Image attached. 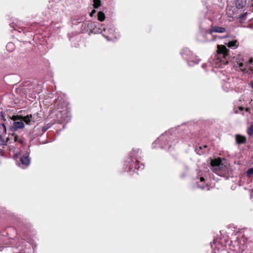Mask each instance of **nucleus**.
<instances>
[{"label":"nucleus","mask_w":253,"mask_h":253,"mask_svg":"<svg viewBox=\"0 0 253 253\" xmlns=\"http://www.w3.org/2000/svg\"><path fill=\"white\" fill-rule=\"evenodd\" d=\"M200 182H203L205 181V178L203 177H201L200 178Z\"/></svg>","instance_id":"obj_29"},{"label":"nucleus","mask_w":253,"mask_h":253,"mask_svg":"<svg viewBox=\"0 0 253 253\" xmlns=\"http://www.w3.org/2000/svg\"><path fill=\"white\" fill-rule=\"evenodd\" d=\"M250 84H251V87L253 88V81L252 82H251Z\"/></svg>","instance_id":"obj_33"},{"label":"nucleus","mask_w":253,"mask_h":253,"mask_svg":"<svg viewBox=\"0 0 253 253\" xmlns=\"http://www.w3.org/2000/svg\"><path fill=\"white\" fill-rule=\"evenodd\" d=\"M253 62V59H250L248 62H246L247 64H250Z\"/></svg>","instance_id":"obj_28"},{"label":"nucleus","mask_w":253,"mask_h":253,"mask_svg":"<svg viewBox=\"0 0 253 253\" xmlns=\"http://www.w3.org/2000/svg\"><path fill=\"white\" fill-rule=\"evenodd\" d=\"M247 175L248 177H250L251 174L253 173V168H250L247 171Z\"/></svg>","instance_id":"obj_20"},{"label":"nucleus","mask_w":253,"mask_h":253,"mask_svg":"<svg viewBox=\"0 0 253 253\" xmlns=\"http://www.w3.org/2000/svg\"><path fill=\"white\" fill-rule=\"evenodd\" d=\"M136 152H138V151L132 150V151H131V155H134V153H135Z\"/></svg>","instance_id":"obj_31"},{"label":"nucleus","mask_w":253,"mask_h":253,"mask_svg":"<svg viewBox=\"0 0 253 253\" xmlns=\"http://www.w3.org/2000/svg\"><path fill=\"white\" fill-rule=\"evenodd\" d=\"M28 117H29V118L30 119V121H31V122L32 124H34L36 122L35 120L33 119V115L30 114V115H28Z\"/></svg>","instance_id":"obj_25"},{"label":"nucleus","mask_w":253,"mask_h":253,"mask_svg":"<svg viewBox=\"0 0 253 253\" xmlns=\"http://www.w3.org/2000/svg\"><path fill=\"white\" fill-rule=\"evenodd\" d=\"M14 141L18 142V143L23 144L24 142V139L23 138H20L18 135H16L14 136Z\"/></svg>","instance_id":"obj_14"},{"label":"nucleus","mask_w":253,"mask_h":253,"mask_svg":"<svg viewBox=\"0 0 253 253\" xmlns=\"http://www.w3.org/2000/svg\"><path fill=\"white\" fill-rule=\"evenodd\" d=\"M1 126H2V127L3 128V130L4 131V132L5 133L6 131V126H5V125L4 124H2Z\"/></svg>","instance_id":"obj_27"},{"label":"nucleus","mask_w":253,"mask_h":253,"mask_svg":"<svg viewBox=\"0 0 253 253\" xmlns=\"http://www.w3.org/2000/svg\"><path fill=\"white\" fill-rule=\"evenodd\" d=\"M105 37L106 39H107V40H109V36H105Z\"/></svg>","instance_id":"obj_34"},{"label":"nucleus","mask_w":253,"mask_h":253,"mask_svg":"<svg viewBox=\"0 0 253 253\" xmlns=\"http://www.w3.org/2000/svg\"><path fill=\"white\" fill-rule=\"evenodd\" d=\"M211 170L217 175H221L228 172V168L222 163L220 158L211 160Z\"/></svg>","instance_id":"obj_1"},{"label":"nucleus","mask_w":253,"mask_h":253,"mask_svg":"<svg viewBox=\"0 0 253 253\" xmlns=\"http://www.w3.org/2000/svg\"><path fill=\"white\" fill-rule=\"evenodd\" d=\"M226 31L225 28L222 27L214 26L209 30V33L211 34L213 33H223Z\"/></svg>","instance_id":"obj_5"},{"label":"nucleus","mask_w":253,"mask_h":253,"mask_svg":"<svg viewBox=\"0 0 253 253\" xmlns=\"http://www.w3.org/2000/svg\"><path fill=\"white\" fill-rule=\"evenodd\" d=\"M22 121L24 122L26 125H30L32 124L31 121H30V119L29 117H28V115L26 116H22Z\"/></svg>","instance_id":"obj_12"},{"label":"nucleus","mask_w":253,"mask_h":253,"mask_svg":"<svg viewBox=\"0 0 253 253\" xmlns=\"http://www.w3.org/2000/svg\"><path fill=\"white\" fill-rule=\"evenodd\" d=\"M13 126L16 128H23L25 126V125L22 121H17L14 122Z\"/></svg>","instance_id":"obj_10"},{"label":"nucleus","mask_w":253,"mask_h":253,"mask_svg":"<svg viewBox=\"0 0 253 253\" xmlns=\"http://www.w3.org/2000/svg\"><path fill=\"white\" fill-rule=\"evenodd\" d=\"M247 133L251 136L253 134V125H252L247 130Z\"/></svg>","instance_id":"obj_18"},{"label":"nucleus","mask_w":253,"mask_h":253,"mask_svg":"<svg viewBox=\"0 0 253 253\" xmlns=\"http://www.w3.org/2000/svg\"><path fill=\"white\" fill-rule=\"evenodd\" d=\"M236 142L237 144H245L246 142L247 139L244 136L236 134L235 135Z\"/></svg>","instance_id":"obj_6"},{"label":"nucleus","mask_w":253,"mask_h":253,"mask_svg":"<svg viewBox=\"0 0 253 253\" xmlns=\"http://www.w3.org/2000/svg\"><path fill=\"white\" fill-rule=\"evenodd\" d=\"M237 42L236 40H234V41H230L228 44H227V46L229 47H238V45L237 44Z\"/></svg>","instance_id":"obj_13"},{"label":"nucleus","mask_w":253,"mask_h":253,"mask_svg":"<svg viewBox=\"0 0 253 253\" xmlns=\"http://www.w3.org/2000/svg\"><path fill=\"white\" fill-rule=\"evenodd\" d=\"M61 115V119L63 121H68V118L70 117V111L68 108H66L62 111H60Z\"/></svg>","instance_id":"obj_3"},{"label":"nucleus","mask_w":253,"mask_h":253,"mask_svg":"<svg viewBox=\"0 0 253 253\" xmlns=\"http://www.w3.org/2000/svg\"><path fill=\"white\" fill-rule=\"evenodd\" d=\"M49 127H50V126L49 125H47L46 126H43L42 127V132L43 133V132H45Z\"/></svg>","instance_id":"obj_21"},{"label":"nucleus","mask_w":253,"mask_h":253,"mask_svg":"<svg viewBox=\"0 0 253 253\" xmlns=\"http://www.w3.org/2000/svg\"><path fill=\"white\" fill-rule=\"evenodd\" d=\"M20 162L22 164L25 166H28L30 163V160L28 155H23L20 158Z\"/></svg>","instance_id":"obj_7"},{"label":"nucleus","mask_w":253,"mask_h":253,"mask_svg":"<svg viewBox=\"0 0 253 253\" xmlns=\"http://www.w3.org/2000/svg\"><path fill=\"white\" fill-rule=\"evenodd\" d=\"M239 67L240 68V70L243 72L244 73H248V66L249 64H244L243 63H238Z\"/></svg>","instance_id":"obj_9"},{"label":"nucleus","mask_w":253,"mask_h":253,"mask_svg":"<svg viewBox=\"0 0 253 253\" xmlns=\"http://www.w3.org/2000/svg\"><path fill=\"white\" fill-rule=\"evenodd\" d=\"M33 119L36 121H40L41 120V117L39 116V114L37 113L33 114Z\"/></svg>","instance_id":"obj_17"},{"label":"nucleus","mask_w":253,"mask_h":253,"mask_svg":"<svg viewBox=\"0 0 253 253\" xmlns=\"http://www.w3.org/2000/svg\"><path fill=\"white\" fill-rule=\"evenodd\" d=\"M246 0H236L235 5L237 9H242L246 5Z\"/></svg>","instance_id":"obj_8"},{"label":"nucleus","mask_w":253,"mask_h":253,"mask_svg":"<svg viewBox=\"0 0 253 253\" xmlns=\"http://www.w3.org/2000/svg\"><path fill=\"white\" fill-rule=\"evenodd\" d=\"M247 14H248V12H246L240 15L239 18L240 19H244L246 17Z\"/></svg>","instance_id":"obj_22"},{"label":"nucleus","mask_w":253,"mask_h":253,"mask_svg":"<svg viewBox=\"0 0 253 253\" xmlns=\"http://www.w3.org/2000/svg\"><path fill=\"white\" fill-rule=\"evenodd\" d=\"M248 110H249V109H248V108H246V110L247 111Z\"/></svg>","instance_id":"obj_35"},{"label":"nucleus","mask_w":253,"mask_h":253,"mask_svg":"<svg viewBox=\"0 0 253 253\" xmlns=\"http://www.w3.org/2000/svg\"><path fill=\"white\" fill-rule=\"evenodd\" d=\"M93 7L97 8L101 5V1L100 0H93Z\"/></svg>","instance_id":"obj_15"},{"label":"nucleus","mask_w":253,"mask_h":253,"mask_svg":"<svg viewBox=\"0 0 253 253\" xmlns=\"http://www.w3.org/2000/svg\"><path fill=\"white\" fill-rule=\"evenodd\" d=\"M10 45H13L12 43H8L7 45V47L10 46Z\"/></svg>","instance_id":"obj_32"},{"label":"nucleus","mask_w":253,"mask_h":253,"mask_svg":"<svg viewBox=\"0 0 253 253\" xmlns=\"http://www.w3.org/2000/svg\"><path fill=\"white\" fill-rule=\"evenodd\" d=\"M248 74L253 72V67H251L250 64L248 66Z\"/></svg>","instance_id":"obj_24"},{"label":"nucleus","mask_w":253,"mask_h":253,"mask_svg":"<svg viewBox=\"0 0 253 253\" xmlns=\"http://www.w3.org/2000/svg\"><path fill=\"white\" fill-rule=\"evenodd\" d=\"M97 19L101 21H104L105 19V15L102 11H99L97 14Z\"/></svg>","instance_id":"obj_11"},{"label":"nucleus","mask_w":253,"mask_h":253,"mask_svg":"<svg viewBox=\"0 0 253 253\" xmlns=\"http://www.w3.org/2000/svg\"><path fill=\"white\" fill-rule=\"evenodd\" d=\"M22 116L21 115H13L11 118V120L14 122H16V120H22Z\"/></svg>","instance_id":"obj_16"},{"label":"nucleus","mask_w":253,"mask_h":253,"mask_svg":"<svg viewBox=\"0 0 253 253\" xmlns=\"http://www.w3.org/2000/svg\"><path fill=\"white\" fill-rule=\"evenodd\" d=\"M229 49L224 45H218L217 46V53L218 55H222L223 59L220 61V62H223L225 64L228 63V61L226 60V57L228 56Z\"/></svg>","instance_id":"obj_2"},{"label":"nucleus","mask_w":253,"mask_h":253,"mask_svg":"<svg viewBox=\"0 0 253 253\" xmlns=\"http://www.w3.org/2000/svg\"><path fill=\"white\" fill-rule=\"evenodd\" d=\"M7 141H5L4 139L2 138L1 135L0 136V145H7Z\"/></svg>","instance_id":"obj_19"},{"label":"nucleus","mask_w":253,"mask_h":253,"mask_svg":"<svg viewBox=\"0 0 253 253\" xmlns=\"http://www.w3.org/2000/svg\"><path fill=\"white\" fill-rule=\"evenodd\" d=\"M96 10H95V9H93V10L91 11V12L90 13V14H89V16H90V17H92V16L94 15V14L96 13Z\"/></svg>","instance_id":"obj_26"},{"label":"nucleus","mask_w":253,"mask_h":253,"mask_svg":"<svg viewBox=\"0 0 253 253\" xmlns=\"http://www.w3.org/2000/svg\"><path fill=\"white\" fill-rule=\"evenodd\" d=\"M198 187L202 189H204L206 187H208V185L207 184H198Z\"/></svg>","instance_id":"obj_23"},{"label":"nucleus","mask_w":253,"mask_h":253,"mask_svg":"<svg viewBox=\"0 0 253 253\" xmlns=\"http://www.w3.org/2000/svg\"><path fill=\"white\" fill-rule=\"evenodd\" d=\"M141 167V165L137 160L132 161L131 165L128 168V171H131L134 170H138Z\"/></svg>","instance_id":"obj_4"},{"label":"nucleus","mask_w":253,"mask_h":253,"mask_svg":"<svg viewBox=\"0 0 253 253\" xmlns=\"http://www.w3.org/2000/svg\"><path fill=\"white\" fill-rule=\"evenodd\" d=\"M239 109L241 111H243L244 110V108L242 106L239 107Z\"/></svg>","instance_id":"obj_30"}]
</instances>
